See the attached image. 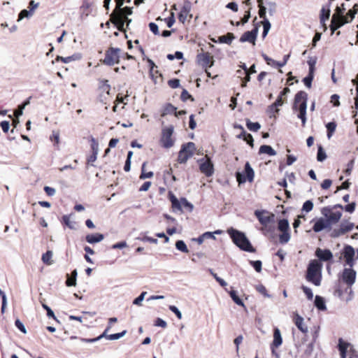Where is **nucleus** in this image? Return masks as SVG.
Instances as JSON below:
<instances>
[{"label":"nucleus","mask_w":358,"mask_h":358,"mask_svg":"<svg viewBox=\"0 0 358 358\" xmlns=\"http://www.w3.org/2000/svg\"><path fill=\"white\" fill-rule=\"evenodd\" d=\"M335 16H336L335 25L338 29H339L344 24L349 23L350 22V20H349V19H348L346 17H338L337 15H335Z\"/></svg>","instance_id":"2f4dec72"},{"label":"nucleus","mask_w":358,"mask_h":358,"mask_svg":"<svg viewBox=\"0 0 358 358\" xmlns=\"http://www.w3.org/2000/svg\"><path fill=\"white\" fill-rule=\"evenodd\" d=\"M147 292H141V294L137 297L136 298L134 301H133V303L134 305H137V306H141V303L142 301H143L144 298H145V296L146 295Z\"/></svg>","instance_id":"680f3d73"},{"label":"nucleus","mask_w":358,"mask_h":358,"mask_svg":"<svg viewBox=\"0 0 358 358\" xmlns=\"http://www.w3.org/2000/svg\"><path fill=\"white\" fill-rule=\"evenodd\" d=\"M197 59L204 69L210 68L213 65L214 61L208 52L199 54Z\"/></svg>","instance_id":"4468645a"},{"label":"nucleus","mask_w":358,"mask_h":358,"mask_svg":"<svg viewBox=\"0 0 358 358\" xmlns=\"http://www.w3.org/2000/svg\"><path fill=\"white\" fill-rule=\"evenodd\" d=\"M279 109L273 103L268 107L267 113L270 117L275 116V114L278 113Z\"/></svg>","instance_id":"6e6d98bb"},{"label":"nucleus","mask_w":358,"mask_h":358,"mask_svg":"<svg viewBox=\"0 0 358 358\" xmlns=\"http://www.w3.org/2000/svg\"><path fill=\"white\" fill-rule=\"evenodd\" d=\"M198 162H199V169L201 173H204L207 177H210L213 174V164L210 159L204 160V159H201Z\"/></svg>","instance_id":"ddd939ff"},{"label":"nucleus","mask_w":358,"mask_h":358,"mask_svg":"<svg viewBox=\"0 0 358 358\" xmlns=\"http://www.w3.org/2000/svg\"><path fill=\"white\" fill-rule=\"evenodd\" d=\"M321 213L331 225L337 223L342 216L341 210H334V208H331V206L324 207Z\"/></svg>","instance_id":"1a4fd4ad"},{"label":"nucleus","mask_w":358,"mask_h":358,"mask_svg":"<svg viewBox=\"0 0 358 358\" xmlns=\"http://www.w3.org/2000/svg\"><path fill=\"white\" fill-rule=\"evenodd\" d=\"M321 269L322 264L317 260H311L308 266L306 280L315 286L320 285L322 280Z\"/></svg>","instance_id":"20e7f679"},{"label":"nucleus","mask_w":358,"mask_h":358,"mask_svg":"<svg viewBox=\"0 0 358 358\" xmlns=\"http://www.w3.org/2000/svg\"><path fill=\"white\" fill-rule=\"evenodd\" d=\"M176 248L179 251L185 252V253H187L189 252L185 243L182 240H179V241H176Z\"/></svg>","instance_id":"e433bc0d"},{"label":"nucleus","mask_w":358,"mask_h":358,"mask_svg":"<svg viewBox=\"0 0 358 358\" xmlns=\"http://www.w3.org/2000/svg\"><path fill=\"white\" fill-rule=\"evenodd\" d=\"M176 110V108L175 106H173L171 103H167L165 105V106L164 108V110L162 114V116H165L168 114L175 113Z\"/></svg>","instance_id":"4c0bfd02"},{"label":"nucleus","mask_w":358,"mask_h":358,"mask_svg":"<svg viewBox=\"0 0 358 358\" xmlns=\"http://www.w3.org/2000/svg\"><path fill=\"white\" fill-rule=\"evenodd\" d=\"M52 251L48 250L45 253L43 254L41 259L44 264L50 265V264H52V262L50 261V259L52 258Z\"/></svg>","instance_id":"a19ab883"},{"label":"nucleus","mask_w":358,"mask_h":358,"mask_svg":"<svg viewBox=\"0 0 358 358\" xmlns=\"http://www.w3.org/2000/svg\"><path fill=\"white\" fill-rule=\"evenodd\" d=\"M169 199L172 204V208L174 212L180 211L182 212V202L181 199L179 201L176 196L169 192Z\"/></svg>","instance_id":"412c9836"},{"label":"nucleus","mask_w":358,"mask_h":358,"mask_svg":"<svg viewBox=\"0 0 358 358\" xmlns=\"http://www.w3.org/2000/svg\"><path fill=\"white\" fill-rule=\"evenodd\" d=\"M344 235L343 232L341 231V227L338 226V227L334 228L331 230L330 236L331 238H338L341 236Z\"/></svg>","instance_id":"864d4df0"},{"label":"nucleus","mask_w":358,"mask_h":358,"mask_svg":"<svg viewBox=\"0 0 358 358\" xmlns=\"http://www.w3.org/2000/svg\"><path fill=\"white\" fill-rule=\"evenodd\" d=\"M343 255L346 265L352 267L355 265V260L358 259V248L355 251L352 246L345 245L343 250Z\"/></svg>","instance_id":"6e6552de"},{"label":"nucleus","mask_w":358,"mask_h":358,"mask_svg":"<svg viewBox=\"0 0 358 358\" xmlns=\"http://www.w3.org/2000/svg\"><path fill=\"white\" fill-rule=\"evenodd\" d=\"M303 292L306 295L308 300H312L313 298V293L312 292V289L306 286L303 285L301 287Z\"/></svg>","instance_id":"052dcab7"},{"label":"nucleus","mask_w":358,"mask_h":358,"mask_svg":"<svg viewBox=\"0 0 358 358\" xmlns=\"http://www.w3.org/2000/svg\"><path fill=\"white\" fill-rule=\"evenodd\" d=\"M278 229L282 232L279 235V242L285 244L290 240L289 224L287 219H281L278 222Z\"/></svg>","instance_id":"0eeeda50"},{"label":"nucleus","mask_w":358,"mask_h":358,"mask_svg":"<svg viewBox=\"0 0 358 358\" xmlns=\"http://www.w3.org/2000/svg\"><path fill=\"white\" fill-rule=\"evenodd\" d=\"M181 148H185V152L187 154H191L193 156L194 152L196 150L195 144L193 142H188L182 145Z\"/></svg>","instance_id":"c756f323"},{"label":"nucleus","mask_w":358,"mask_h":358,"mask_svg":"<svg viewBox=\"0 0 358 358\" xmlns=\"http://www.w3.org/2000/svg\"><path fill=\"white\" fill-rule=\"evenodd\" d=\"M262 23L263 25L262 38H264L267 36L271 24L268 19H265V20H263Z\"/></svg>","instance_id":"c9c22d12"},{"label":"nucleus","mask_w":358,"mask_h":358,"mask_svg":"<svg viewBox=\"0 0 358 358\" xmlns=\"http://www.w3.org/2000/svg\"><path fill=\"white\" fill-rule=\"evenodd\" d=\"M168 85L173 89L178 88L180 86V80L178 78L171 79L168 81Z\"/></svg>","instance_id":"0e129e2a"},{"label":"nucleus","mask_w":358,"mask_h":358,"mask_svg":"<svg viewBox=\"0 0 358 358\" xmlns=\"http://www.w3.org/2000/svg\"><path fill=\"white\" fill-rule=\"evenodd\" d=\"M331 225L325 217H320L315 222L313 230L317 233L324 229H331Z\"/></svg>","instance_id":"2eb2a0df"},{"label":"nucleus","mask_w":358,"mask_h":358,"mask_svg":"<svg viewBox=\"0 0 358 358\" xmlns=\"http://www.w3.org/2000/svg\"><path fill=\"white\" fill-rule=\"evenodd\" d=\"M327 158V155L325 151L324 150L322 145H319L317 153V160L318 162H323Z\"/></svg>","instance_id":"58836bf2"},{"label":"nucleus","mask_w":358,"mask_h":358,"mask_svg":"<svg viewBox=\"0 0 358 358\" xmlns=\"http://www.w3.org/2000/svg\"><path fill=\"white\" fill-rule=\"evenodd\" d=\"M145 164L146 163L144 162L143 164H142V167H141V176H140V178L141 179H145V178H150L153 176V172L152 171H149V172H147L145 173L144 171V168L145 166Z\"/></svg>","instance_id":"de8ad7c7"},{"label":"nucleus","mask_w":358,"mask_h":358,"mask_svg":"<svg viewBox=\"0 0 358 358\" xmlns=\"http://www.w3.org/2000/svg\"><path fill=\"white\" fill-rule=\"evenodd\" d=\"M258 7H259V15L261 18L263 19V20H265V19H268L266 17V10L267 8L266 6L264 5L263 0H257Z\"/></svg>","instance_id":"c85d7f7f"},{"label":"nucleus","mask_w":358,"mask_h":358,"mask_svg":"<svg viewBox=\"0 0 358 358\" xmlns=\"http://www.w3.org/2000/svg\"><path fill=\"white\" fill-rule=\"evenodd\" d=\"M344 235L343 232L341 231V227L338 226V227L334 228L331 230L330 236L331 238H338L341 236Z\"/></svg>","instance_id":"603ef678"},{"label":"nucleus","mask_w":358,"mask_h":358,"mask_svg":"<svg viewBox=\"0 0 358 358\" xmlns=\"http://www.w3.org/2000/svg\"><path fill=\"white\" fill-rule=\"evenodd\" d=\"M246 126L248 129L252 131H257L261 128V125L259 122H252L249 120H246Z\"/></svg>","instance_id":"473e14b6"},{"label":"nucleus","mask_w":358,"mask_h":358,"mask_svg":"<svg viewBox=\"0 0 358 358\" xmlns=\"http://www.w3.org/2000/svg\"><path fill=\"white\" fill-rule=\"evenodd\" d=\"M234 38V34L233 33L229 32L226 35L219 36L217 41L213 40V41L215 43H226L230 45Z\"/></svg>","instance_id":"4be33fe9"},{"label":"nucleus","mask_w":358,"mask_h":358,"mask_svg":"<svg viewBox=\"0 0 358 358\" xmlns=\"http://www.w3.org/2000/svg\"><path fill=\"white\" fill-rule=\"evenodd\" d=\"M173 126L170 125L162 128L160 143L164 148L169 149L173 146L174 141L172 138Z\"/></svg>","instance_id":"423d86ee"},{"label":"nucleus","mask_w":358,"mask_h":358,"mask_svg":"<svg viewBox=\"0 0 358 358\" xmlns=\"http://www.w3.org/2000/svg\"><path fill=\"white\" fill-rule=\"evenodd\" d=\"M169 308L176 315L178 319L180 320L182 318V313L176 306L171 305L169 306Z\"/></svg>","instance_id":"774afa93"},{"label":"nucleus","mask_w":358,"mask_h":358,"mask_svg":"<svg viewBox=\"0 0 358 358\" xmlns=\"http://www.w3.org/2000/svg\"><path fill=\"white\" fill-rule=\"evenodd\" d=\"M255 215L258 219L259 222L264 226H266L269 223L274 221L275 215L273 213H270L266 210H259L255 211Z\"/></svg>","instance_id":"9b49d317"},{"label":"nucleus","mask_w":358,"mask_h":358,"mask_svg":"<svg viewBox=\"0 0 358 358\" xmlns=\"http://www.w3.org/2000/svg\"><path fill=\"white\" fill-rule=\"evenodd\" d=\"M259 154H266L269 156H275L276 155V152L271 145H263L259 148Z\"/></svg>","instance_id":"393cba45"},{"label":"nucleus","mask_w":358,"mask_h":358,"mask_svg":"<svg viewBox=\"0 0 358 358\" xmlns=\"http://www.w3.org/2000/svg\"><path fill=\"white\" fill-rule=\"evenodd\" d=\"M331 1L332 0H329V5L327 6V8L326 9L324 7H323L321 9V12H320V23L324 27L325 29H327L325 22H326V20H329V16H330L331 10H330L329 7H330Z\"/></svg>","instance_id":"6ab92c4d"},{"label":"nucleus","mask_w":358,"mask_h":358,"mask_svg":"<svg viewBox=\"0 0 358 358\" xmlns=\"http://www.w3.org/2000/svg\"><path fill=\"white\" fill-rule=\"evenodd\" d=\"M282 343V338L280 331L278 328L275 327L273 329V340L271 345L272 354H274L275 348L280 347Z\"/></svg>","instance_id":"dca6fc26"},{"label":"nucleus","mask_w":358,"mask_h":358,"mask_svg":"<svg viewBox=\"0 0 358 358\" xmlns=\"http://www.w3.org/2000/svg\"><path fill=\"white\" fill-rule=\"evenodd\" d=\"M259 28L255 26L251 31L244 32L241 36L239 41L241 43L248 42L255 45V41L258 35Z\"/></svg>","instance_id":"f8f14e48"},{"label":"nucleus","mask_w":358,"mask_h":358,"mask_svg":"<svg viewBox=\"0 0 358 358\" xmlns=\"http://www.w3.org/2000/svg\"><path fill=\"white\" fill-rule=\"evenodd\" d=\"M227 233L232 239L233 243L241 250L248 252H255V249L243 232L231 227L228 229Z\"/></svg>","instance_id":"f257e3e1"},{"label":"nucleus","mask_w":358,"mask_h":358,"mask_svg":"<svg viewBox=\"0 0 358 358\" xmlns=\"http://www.w3.org/2000/svg\"><path fill=\"white\" fill-rule=\"evenodd\" d=\"M294 323L301 332L306 333L308 331V328L303 323V318L297 313L295 315Z\"/></svg>","instance_id":"5701e85b"},{"label":"nucleus","mask_w":358,"mask_h":358,"mask_svg":"<svg viewBox=\"0 0 358 358\" xmlns=\"http://www.w3.org/2000/svg\"><path fill=\"white\" fill-rule=\"evenodd\" d=\"M131 7L125 6L122 8V10H117L115 8L110 15V22L115 24L116 28L120 31H125L124 17H128L133 13Z\"/></svg>","instance_id":"7ed1b4c3"},{"label":"nucleus","mask_w":358,"mask_h":358,"mask_svg":"<svg viewBox=\"0 0 358 358\" xmlns=\"http://www.w3.org/2000/svg\"><path fill=\"white\" fill-rule=\"evenodd\" d=\"M245 172L248 180L249 182L253 181L254 177H255V172L249 162H246L245 164Z\"/></svg>","instance_id":"cd10ccee"},{"label":"nucleus","mask_w":358,"mask_h":358,"mask_svg":"<svg viewBox=\"0 0 358 358\" xmlns=\"http://www.w3.org/2000/svg\"><path fill=\"white\" fill-rule=\"evenodd\" d=\"M191 10V4L189 1H185L178 15V19L181 22H185L187 15Z\"/></svg>","instance_id":"a211bd4d"},{"label":"nucleus","mask_w":358,"mask_h":358,"mask_svg":"<svg viewBox=\"0 0 358 358\" xmlns=\"http://www.w3.org/2000/svg\"><path fill=\"white\" fill-rule=\"evenodd\" d=\"M91 148H92V153H95L96 155H98V152H99V143L98 142L96 141V139L94 138H91Z\"/></svg>","instance_id":"bf43d9fd"},{"label":"nucleus","mask_w":358,"mask_h":358,"mask_svg":"<svg viewBox=\"0 0 358 358\" xmlns=\"http://www.w3.org/2000/svg\"><path fill=\"white\" fill-rule=\"evenodd\" d=\"M104 236L102 234L96 233L94 234H88L85 236L86 241L90 244H94L103 241Z\"/></svg>","instance_id":"aec40b11"},{"label":"nucleus","mask_w":358,"mask_h":358,"mask_svg":"<svg viewBox=\"0 0 358 358\" xmlns=\"http://www.w3.org/2000/svg\"><path fill=\"white\" fill-rule=\"evenodd\" d=\"M352 268V267L344 268L341 277L342 281L348 285L345 291L347 292L349 289L350 295H352L351 287L355 283L357 275L356 271Z\"/></svg>","instance_id":"39448f33"},{"label":"nucleus","mask_w":358,"mask_h":358,"mask_svg":"<svg viewBox=\"0 0 358 358\" xmlns=\"http://www.w3.org/2000/svg\"><path fill=\"white\" fill-rule=\"evenodd\" d=\"M77 58H78V57L76 55H73L72 56H69V57H60V56H57V58H56V60L57 61H62L64 63H69L71 61H73L75 59H76Z\"/></svg>","instance_id":"3c124183"},{"label":"nucleus","mask_w":358,"mask_h":358,"mask_svg":"<svg viewBox=\"0 0 358 358\" xmlns=\"http://www.w3.org/2000/svg\"><path fill=\"white\" fill-rule=\"evenodd\" d=\"M62 222L68 227L71 229H74V224L70 220V216L68 215H63L62 217Z\"/></svg>","instance_id":"8fccbe9b"},{"label":"nucleus","mask_w":358,"mask_h":358,"mask_svg":"<svg viewBox=\"0 0 358 358\" xmlns=\"http://www.w3.org/2000/svg\"><path fill=\"white\" fill-rule=\"evenodd\" d=\"M120 49L117 48H110L105 54V58L103 63L108 66H113L115 64L119 63V52Z\"/></svg>","instance_id":"9d476101"},{"label":"nucleus","mask_w":358,"mask_h":358,"mask_svg":"<svg viewBox=\"0 0 358 358\" xmlns=\"http://www.w3.org/2000/svg\"><path fill=\"white\" fill-rule=\"evenodd\" d=\"M313 208V203L310 200L305 201L302 206V210L306 213L311 211Z\"/></svg>","instance_id":"09e8293b"},{"label":"nucleus","mask_w":358,"mask_h":358,"mask_svg":"<svg viewBox=\"0 0 358 358\" xmlns=\"http://www.w3.org/2000/svg\"><path fill=\"white\" fill-rule=\"evenodd\" d=\"M307 101L308 94L304 91L298 92L294 97L292 109L294 110H298L297 115L298 118L301 120L303 127H305L306 123V110H307Z\"/></svg>","instance_id":"f03ea898"},{"label":"nucleus","mask_w":358,"mask_h":358,"mask_svg":"<svg viewBox=\"0 0 358 358\" xmlns=\"http://www.w3.org/2000/svg\"><path fill=\"white\" fill-rule=\"evenodd\" d=\"M181 202L182 208H184L187 209L189 212H192L193 210L194 206L190 202H189L186 198H181Z\"/></svg>","instance_id":"79ce46f5"},{"label":"nucleus","mask_w":358,"mask_h":358,"mask_svg":"<svg viewBox=\"0 0 358 358\" xmlns=\"http://www.w3.org/2000/svg\"><path fill=\"white\" fill-rule=\"evenodd\" d=\"M256 289L260 294H263L264 296L270 298L271 295L268 294L266 287L263 285H258L256 286Z\"/></svg>","instance_id":"13d9d810"},{"label":"nucleus","mask_w":358,"mask_h":358,"mask_svg":"<svg viewBox=\"0 0 358 358\" xmlns=\"http://www.w3.org/2000/svg\"><path fill=\"white\" fill-rule=\"evenodd\" d=\"M229 294H230L231 298L232 299V300L234 301L235 303H236L238 306L245 307L244 303L237 295V293L235 290L230 291Z\"/></svg>","instance_id":"72a5a7b5"},{"label":"nucleus","mask_w":358,"mask_h":358,"mask_svg":"<svg viewBox=\"0 0 358 358\" xmlns=\"http://www.w3.org/2000/svg\"><path fill=\"white\" fill-rule=\"evenodd\" d=\"M266 6L268 10V13L271 16L273 15L276 11V3L275 2L268 1L266 2Z\"/></svg>","instance_id":"c03bdc74"},{"label":"nucleus","mask_w":358,"mask_h":358,"mask_svg":"<svg viewBox=\"0 0 358 358\" xmlns=\"http://www.w3.org/2000/svg\"><path fill=\"white\" fill-rule=\"evenodd\" d=\"M15 327L21 331L22 332L23 334H26L27 333V330H26V328L24 327V325L23 324V323L19 320V319H17L15 322Z\"/></svg>","instance_id":"338daca9"},{"label":"nucleus","mask_w":358,"mask_h":358,"mask_svg":"<svg viewBox=\"0 0 358 358\" xmlns=\"http://www.w3.org/2000/svg\"><path fill=\"white\" fill-rule=\"evenodd\" d=\"M336 127H337V124L335 122H330L326 124V128L327 129V136L329 139H330L331 138L332 135L334 134V133L336 129Z\"/></svg>","instance_id":"7c9ffc66"},{"label":"nucleus","mask_w":358,"mask_h":358,"mask_svg":"<svg viewBox=\"0 0 358 358\" xmlns=\"http://www.w3.org/2000/svg\"><path fill=\"white\" fill-rule=\"evenodd\" d=\"M180 99L183 101H186L187 99H191L192 101H194V98L192 96V95L185 89L182 90L181 93Z\"/></svg>","instance_id":"e2e57ef3"},{"label":"nucleus","mask_w":358,"mask_h":358,"mask_svg":"<svg viewBox=\"0 0 358 358\" xmlns=\"http://www.w3.org/2000/svg\"><path fill=\"white\" fill-rule=\"evenodd\" d=\"M339 226L341 227V231L345 234L352 230L355 227V224L348 220H343Z\"/></svg>","instance_id":"b1692460"},{"label":"nucleus","mask_w":358,"mask_h":358,"mask_svg":"<svg viewBox=\"0 0 358 358\" xmlns=\"http://www.w3.org/2000/svg\"><path fill=\"white\" fill-rule=\"evenodd\" d=\"M358 13V4L355 3L352 8L349 10L345 17L350 20V22L355 18V15Z\"/></svg>","instance_id":"f704fd0d"},{"label":"nucleus","mask_w":358,"mask_h":358,"mask_svg":"<svg viewBox=\"0 0 358 358\" xmlns=\"http://www.w3.org/2000/svg\"><path fill=\"white\" fill-rule=\"evenodd\" d=\"M250 264L253 266L257 272H260L262 271V263L260 260L250 261Z\"/></svg>","instance_id":"4d7b16f0"},{"label":"nucleus","mask_w":358,"mask_h":358,"mask_svg":"<svg viewBox=\"0 0 358 358\" xmlns=\"http://www.w3.org/2000/svg\"><path fill=\"white\" fill-rule=\"evenodd\" d=\"M42 307L47 311V316L48 317H52L56 320L54 312L48 306H47L45 303H42Z\"/></svg>","instance_id":"69168bd1"},{"label":"nucleus","mask_w":358,"mask_h":358,"mask_svg":"<svg viewBox=\"0 0 358 358\" xmlns=\"http://www.w3.org/2000/svg\"><path fill=\"white\" fill-rule=\"evenodd\" d=\"M316 62H317L316 57H309L308 60L307 61V63L309 66L308 72H311V73H314L315 70Z\"/></svg>","instance_id":"49530a36"},{"label":"nucleus","mask_w":358,"mask_h":358,"mask_svg":"<svg viewBox=\"0 0 358 358\" xmlns=\"http://www.w3.org/2000/svg\"><path fill=\"white\" fill-rule=\"evenodd\" d=\"M191 154H187L185 152V148H181L178 153V162L180 164H185L190 158Z\"/></svg>","instance_id":"bb28decb"},{"label":"nucleus","mask_w":358,"mask_h":358,"mask_svg":"<svg viewBox=\"0 0 358 358\" xmlns=\"http://www.w3.org/2000/svg\"><path fill=\"white\" fill-rule=\"evenodd\" d=\"M315 255L319 258L320 260L323 262H327L333 258L332 252L328 249H320L317 248L315 251Z\"/></svg>","instance_id":"f3484780"},{"label":"nucleus","mask_w":358,"mask_h":358,"mask_svg":"<svg viewBox=\"0 0 358 358\" xmlns=\"http://www.w3.org/2000/svg\"><path fill=\"white\" fill-rule=\"evenodd\" d=\"M33 15V12L31 10H27L26 9L22 10L18 16V20H22L24 17L29 18Z\"/></svg>","instance_id":"5fc2aeb1"},{"label":"nucleus","mask_w":358,"mask_h":358,"mask_svg":"<svg viewBox=\"0 0 358 358\" xmlns=\"http://www.w3.org/2000/svg\"><path fill=\"white\" fill-rule=\"evenodd\" d=\"M346 8L344 3H342L340 6H336L335 9V13L333 15H337L338 17H345L344 12Z\"/></svg>","instance_id":"a18cd8bd"},{"label":"nucleus","mask_w":358,"mask_h":358,"mask_svg":"<svg viewBox=\"0 0 358 358\" xmlns=\"http://www.w3.org/2000/svg\"><path fill=\"white\" fill-rule=\"evenodd\" d=\"M314 78V73H311V72H308V76H306L303 79V82L304 85L310 88L312 86V82Z\"/></svg>","instance_id":"ea45409f"},{"label":"nucleus","mask_w":358,"mask_h":358,"mask_svg":"<svg viewBox=\"0 0 358 358\" xmlns=\"http://www.w3.org/2000/svg\"><path fill=\"white\" fill-rule=\"evenodd\" d=\"M126 334H127V330H123L122 331H121L120 333L109 334L108 336H107V339L110 340V341L117 340V339H120V338L123 337L124 336H125Z\"/></svg>","instance_id":"37998d69"},{"label":"nucleus","mask_w":358,"mask_h":358,"mask_svg":"<svg viewBox=\"0 0 358 358\" xmlns=\"http://www.w3.org/2000/svg\"><path fill=\"white\" fill-rule=\"evenodd\" d=\"M314 303L316 308L320 310H325L327 309L324 298L319 295L315 296Z\"/></svg>","instance_id":"a878e982"}]
</instances>
